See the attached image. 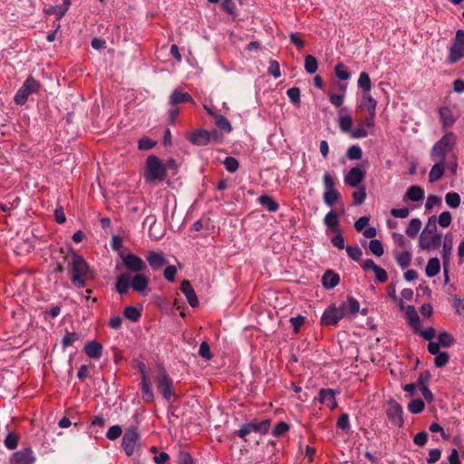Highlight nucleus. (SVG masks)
Masks as SVG:
<instances>
[{
  "instance_id": "nucleus-1",
  "label": "nucleus",
  "mask_w": 464,
  "mask_h": 464,
  "mask_svg": "<svg viewBox=\"0 0 464 464\" xmlns=\"http://www.w3.org/2000/svg\"><path fill=\"white\" fill-rule=\"evenodd\" d=\"M71 252V281L77 288H83L87 285L86 281L93 278L94 275L85 259L73 249Z\"/></svg>"
},
{
  "instance_id": "nucleus-2",
  "label": "nucleus",
  "mask_w": 464,
  "mask_h": 464,
  "mask_svg": "<svg viewBox=\"0 0 464 464\" xmlns=\"http://www.w3.org/2000/svg\"><path fill=\"white\" fill-rule=\"evenodd\" d=\"M441 235L437 232L436 216H431L420 236V247L425 250L439 248L441 245Z\"/></svg>"
},
{
  "instance_id": "nucleus-3",
  "label": "nucleus",
  "mask_w": 464,
  "mask_h": 464,
  "mask_svg": "<svg viewBox=\"0 0 464 464\" xmlns=\"http://www.w3.org/2000/svg\"><path fill=\"white\" fill-rule=\"evenodd\" d=\"M155 382L158 392L162 395L166 401L169 403L173 402L176 398L173 380L170 378L164 367H159L155 376Z\"/></svg>"
},
{
  "instance_id": "nucleus-4",
  "label": "nucleus",
  "mask_w": 464,
  "mask_h": 464,
  "mask_svg": "<svg viewBox=\"0 0 464 464\" xmlns=\"http://www.w3.org/2000/svg\"><path fill=\"white\" fill-rule=\"evenodd\" d=\"M166 178L165 168H163L161 160L155 155L148 156L145 162V180L147 182L162 181Z\"/></svg>"
},
{
  "instance_id": "nucleus-5",
  "label": "nucleus",
  "mask_w": 464,
  "mask_h": 464,
  "mask_svg": "<svg viewBox=\"0 0 464 464\" xmlns=\"http://www.w3.org/2000/svg\"><path fill=\"white\" fill-rule=\"evenodd\" d=\"M457 136L449 131L443 135L431 148L430 158L432 160H445L446 155L456 144Z\"/></svg>"
},
{
  "instance_id": "nucleus-6",
  "label": "nucleus",
  "mask_w": 464,
  "mask_h": 464,
  "mask_svg": "<svg viewBox=\"0 0 464 464\" xmlns=\"http://www.w3.org/2000/svg\"><path fill=\"white\" fill-rule=\"evenodd\" d=\"M41 82L33 76H28L14 94V101L17 105H24L30 95L37 93L41 89Z\"/></svg>"
},
{
  "instance_id": "nucleus-7",
  "label": "nucleus",
  "mask_w": 464,
  "mask_h": 464,
  "mask_svg": "<svg viewBox=\"0 0 464 464\" xmlns=\"http://www.w3.org/2000/svg\"><path fill=\"white\" fill-rule=\"evenodd\" d=\"M270 420L266 419L261 421H250L244 424L239 430L235 431V434L246 441V436L252 432L266 434L270 428Z\"/></svg>"
},
{
  "instance_id": "nucleus-8",
  "label": "nucleus",
  "mask_w": 464,
  "mask_h": 464,
  "mask_svg": "<svg viewBox=\"0 0 464 464\" xmlns=\"http://www.w3.org/2000/svg\"><path fill=\"white\" fill-rule=\"evenodd\" d=\"M464 57V30L459 29L456 31L452 45L449 50L448 62L450 63H456Z\"/></svg>"
},
{
  "instance_id": "nucleus-9",
  "label": "nucleus",
  "mask_w": 464,
  "mask_h": 464,
  "mask_svg": "<svg viewBox=\"0 0 464 464\" xmlns=\"http://www.w3.org/2000/svg\"><path fill=\"white\" fill-rule=\"evenodd\" d=\"M386 414L390 421L396 427H402L404 423L403 420V409L402 406L398 403L394 399H390L386 403Z\"/></svg>"
},
{
  "instance_id": "nucleus-10",
  "label": "nucleus",
  "mask_w": 464,
  "mask_h": 464,
  "mask_svg": "<svg viewBox=\"0 0 464 464\" xmlns=\"http://www.w3.org/2000/svg\"><path fill=\"white\" fill-rule=\"evenodd\" d=\"M121 257L122 260V266L129 272L136 274L144 271L147 267L144 261L140 256L132 253H121Z\"/></svg>"
},
{
  "instance_id": "nucleus-11",
  "label": "nucleus",
  "mask_w": 464,
  "mask_h": 464,
  "mask_svg": "<svg viewBox=\"0 0 464 464\" xmlns=\"http://www.w3.org/2000/svg\"><path fill=\"white\" fill-rule=\"evenodd\" d=\"M138 440L139 433L135 428L129 429L125 431L122 438V448L128 456L134 453Z\"/></svg>"
},
{
  "instance_id": "nucleus-12",
  "label": "nucleus",
  "mask_w": 464,
  "mask_h": 464,
  "mask_svg": "<svg viewBox=\"0 0 464 464\" xmlns=\"http://www.w3.org/2000/svg\"><path fill=\"white\" fill-rule=\"evenodd\" d=\"M343 318V314L337 310V306L330 305L327 307L322 317L321 323L323 325H335Z\"/></svg>"
},
{
  "instance_id": "nucleus-13",
  "label": "nucleus",
  "mask_w": 464,
  "mask_h": 464,
  "mask_svg": "<svg viewBox=\"0 0 464 464\" xmlns=\"http://www.w3.org/2000/svg\"><path fill=\"white\" fill-rule=\"evenodd\" d=\"M364 178L365 172L360 167H353L344 176V183L352 188H357Z\"/></svg>"
},
{
  "instance_id": "nucleus-14",
  "label": "nucleus",
  "mask_w": 464,
  "mask_h": 464,
  "mask_svg": "<svg viewBox=\"0 0 464 464\" xmlns=\"http://www.w3.org/2000/svg\"><path fill=\"white\" fill-rule=\"evenodd\" d=\"M35 457L31 448L16 451L13 454L10 464H34Z\"/></svg>"
},
{
  "instance_id": "nucleus-15",
  "label": "nucleus",
  "mask_w": 464,
  "mask_h": 464,
  "mask_svg": "<svg viewBox=\"0 0 464 464\" xmlns=\"http://www.w3.org/2000/svg\"><path fill=\"white\" fill-rule=\"evenodd\" d=\"M452 247H453L452 237H451V235L447 234L445 236V239H444V243H443V246H442V259H443V266H444V274H445L446 281L449 279L447 266L450 264V258Z\"/></svg>"
},
{
  "instance_id": "nucleus-16",
  "label": "nucleus",
  "mask_w": 464,
  "mask_h": 464,
  "mask_svg": "<svg viewBox=\"0 0 464 464\" xmlns=\"http://www.w3.org/2000/svg\"><path fill=\"white\" fill-rule=\"evenodd\" d=\"M146 259L153 270H158L168 264L164 254L160 251H150L148 253Z\"/></svg>"
},
{
  "instance_id": "nucleus-17",
  "label": "nucleus",
  "mask_w": 464,
  "mask_h": 464,
  "mask_svg": "<svg viewBox=\"0 0 464 464\" xmlns=\"http://www.w3.org/2000/svg\"><path fill=\"white\" fill-rule=\"evenodd\" d=\"M320 403L326 405L331 410L337 407L335 400V392L333 389H321L318 395Z\"/></svg>"
},
{
  "instance_id": "nucleus-18",
  "label": "nucleus",
  "mask_w": 464,
  "mask_h": 464,
  "mask_svg": "<svg viewBox=\"0 0 464 464\" xmlns=\"http://www.w3.org/2000/svg\"><path fill=\"white\" fill-rule=\"evenodd\" d=\"M180 291L186 296L188 303L191 307H197L198 305V299L188 280H183L180 285Z\"/></svg>"
},
{
  "instance_id": "nucleus-19",
  "label": "nucleus",
  "mask_w": 464,
  "mask_h": 464,
  "mask_svg": "<svg viewBox=\"0 0 464 464\" xmlns=\"http://www.w3.org/2000/svg\"><path fill=\"white\" fill-rule=\"evenodd\" d=\"M131 287L130 285V276L129 273H121L116 279L115 283V290L121 295H124L128 293L129 289Z\"/></svg>"
},
{
  "instance_id": "nucleus-20",
  "label": "nucleus",
  "mask_w": 464,
  "mask_h": 464,
  "mask_svg": "<svg viewBox=\"0 0 464 464\" xmlns=\"http://www.w3.org/2000/svg\"><path fill=\"white\" fill-rule=\"evenodd\" d=\"M130 285L133 291L142 293L148 288L149 279L140 272L136 273L133 276H130Z\"/></svg>"
},
{
  "instance_id": "nucleus-21",
  "label": "nucleus",
  "mask_w": 464,
  "mask_h": 464,
  "mask_svg": "<svg viewBox=\"0 0 464 464\" xmlns=\"http://www.w3.org/2000/svg\"><path fill=\"white\" fill-rule=\"evenodd\" d=\"M189 141L197 146H206L209 143L208 131L199 129L191 133Z\"/></svg>"
},
{
  "instance_id": "nucleus-22",
  "label": "nucleus",
  "mask_w": 464,
  "mask_h": 464,
  "mask_svg": "<svg viewBox=\"0 0 464 464\" xmlns=\"http://www.w3.org/2000/svg\"><path fill=\"white\" fill-rule=\"evenodd\" d=\"M339 282V275L331 269L326 270L322 276V284L325 289L334 288Z\"/></svg>"
},
{
  "instance_id": "nucleus-23",
  "label": "nucleus",
  "mask_w": 464,
  "mask_h": 464,
  "mask_svg": "<svg viewBox=\"0 0 464 464\" xmlns=\"http://www.w3.org/2000/svg\"><path fill=\"white\" fill-rule=\"evenodd\" d=\"M406 319L409 325L413 329L415 333H418L420 328V316L412 305H408L406 308Z\"/></svg>"
},
{
  "instance_id": "nucleus-24",
  "label": "nucleus",
  "mask_w": 464,
  "mask_h": 464,
  "mask_svg": "<svg viewBox=\"0 0 464 464\" xmlns=\"http://www.w3.org/2000/svg\"><path fill=\"white\" fill-rule=\"evenodd\" d=\"M169 104L174 107L179 103L194 102L192 96L186 92L175 90L169 97Z\"/></svg>"
},
{
  "instance_id": "nucleus-25",
  "label": "nucleus",
  "mask_w": 464,
  "mask_h": 464,
  "mask_svg": "<svg viewBox=\"0 0 464 464\" xmlns=\"http://www.w3.org/2000/svg\"><path fill=\"white\" fill-rule=\"evenodd\" d=\"M435 164L432 166L429 173L430 182H436L440 179L445 171V160H434Z\"/></svg>"
},
{
  "instance_id": "nucleus-26",
  "label": "nucleus",
  "mask_w": 464,
  "mask_h": 464,
  "mask_svg": "<svg viewBox=\"0 0 464 464\" xmlns=\"http://www.w3.org/2000/svg\"><path fill=\"white\" fill-rule=\"evenodd\" d=\"M85 353L92 359H100L102 354V345L96 341H91L84 347Z\"/></svg>"
},
{
  "instance_id": "nucleus-27",
  "label": "nucleus",
  "mask_w": 464,
  "mask_h": 464,
  "mask_svg": "<svg viewBox=\"0 0 464 464\" xmlns=\"http://www.w3.org/2000/svg\"><path fill=\"white\" fill-rule=\"evenodd\" d=\"M439 113L443 129L450 128L455 123L456 117L449 107L440 108Z\"/></svg>"
},
{
  "instance_id": "nucleus-28",
  "label": "nucleus",
  "mask_w": 464,
  "mask_h": 464,
  "mask_svg": "<svg viewBox=\"0 0 464 464\" xmlns=\"http://www.w3.org/2000/svg\"><path fill=\"white\" fill-rule=\"evenodd\" d=\"M424 198V189L419 186H411L405 196L404 200L409 199L414 202L420 201Z\"/></svg>"
},
{
  "instance_id": "nucleus-29",
  "label": "nucleus",
  "mask_w": 464,
  "mask_h": 464,
  "mask_svg": "<svg viewBox=\"0 0 464 464\" xmlns=\"http://www.w3.org/2000/svg\"><path fill=\"white\" fill-rule=\"evenodd\" d=\"M362 107H363L368 114H375L377 102L375 99L372 98V96L370 94V92H364L362 93Z\"/></svg>"
},
{
  "instance_id": "nucleus-30",
  "label": "nucleus",
  "mask_w": 464,
  "mask_h": 464,
  "mask_svg": "<svg viewBox=\"0 0 464 464\" xmlns=\"http://www.w3.org/2000/svg\"><path fill=\"white\" fill-rule=\"evenodd\" d=\"M257 200L259 204L266 208L269 212H276L279 208V204L268 195H261Z\"/></svg>"
},
{
  "instance_id": "nucleus-31",
  "label": "nucleus",
  "mask_w": 464,
  "mask_h": 464,
  "mask_svg": "<svg viewBox=\"0 0 464 464\" xmlns=\"http://www.w3.org/2000/svg\"><path fill=\"white\" fill-rule=\"evenodd\" d=\"M440 271V260L437 257H432L428 261L425 268V273L428 277H434Z\"/></svg>"
},
{
  "instance_id": "nucleus-32",
  "label": "nucleus",
  "mask_w": 464,
  "mask_h": 464,
  "mask_svg": "<svg viewBox=\"0 0 464 464\" xmlns=\"http://www.w3.org/2000/svg\"><path fill=\"white\" fill-rule=\"evenodd\" d=\"M420 228H421V221H420V219H419V218H412L410 221V223H409V225H408V227L406 228L405 233H406V235L409 237L414 238L418 235V233L420 232Z\"/></svg>"
},
{
  "instance_id": "nucleus-33",
  "label": "nucleus",
  "mask_w": 464,
  "mask_h": 464,
  "mask_svg": "<svg viewBox=\"0 0 464 464\" xmlns=\"http://www.w3.org/2000/svg\"><path fill=\"white\" fill-rule=\"evenodd\" d=\"M358 86H359V88L362 89V93H364V92H370V91L372 89V82H371L370 76L367 72H362L360 73V76L358 79Z\"/></svg>"
},
{
  "instance_id": "nucleus-34",
  "label": "nucleus",
  "mask_w": 464,
  "mask_h": 464,
  "mask_svg": "<svg viewBox=\"0 0 464 464\" xmlns=\"http://www.w3.org/2000/svg\"><path fill=\"white\" fill-rule=\"evenodd\" d=\"M353 119L350 115H341L339 118V128L343 133H351Z\"/></svg>"
},
{
  "instance_id": "nucleus-35",
  "label": "nucleus",
  "mask_w": 464,
  "mask_h": 464,
  "mask_svg": "<svg viewBox=\"0 0 464 464\" xmlns=\"http://www.w3.org/2000/svg\"><path fill=\"white\" fill-rule=\"evenodd\" d=\"M425 403L422 399L411 400L408 404V411L412 414H419L423 411Z\"/></svg>"
},
{
  "instance_id": "nucleus-36",
  "label": "nucleus",
  "mask_w": 464,
  "mask_h": 464,
  "mask_svg": "<svg viewBox=\"0 0 464 464\" xmlns=\"http://www.w3.org/2000/svg\"><path fill=\"white\" fill-rule=\"evenodd\" d=\"M304 69L307 73L313 74L318 69V63L314 56L313 55H306L304 58Z\"/></svg>"
},
{
  "instance_id": "nucleus-37",
  "label": "nucleus",
  "mask_w": 464,
  "mask_h": 464,
  "mask_svg": "<svg viewBox=\"0 0 464 464\" xmlns=\"http://www.w3.org/2000/svg\"><path fill=\"white\" fill-rule=\"evenodd\" d=\"M124 316L131 322H138L141 316L140 310L134 306H127L123 311Z\"/></svg>"
},
{
  "instance_id": "nucleus-38",
  "label": "nucleus",
  "mask_w": 464,
  "mask_h": 464,
  "mask_svg": "<svg viewBox=\"0 0 464 464\" xmlns=\"http://www.w3.org/2000/svg\"><path fill=\"white\" fill-rule=\"evenodd\" d=\"M340 193L335 189L327 190L324 193V201L327 206L332 207L340 198Z\"/></svg>"
},
{
  "instance_id": "nucleus-39",
  "label": "nucleus",
  "mask_w": 464,
  "mask_h": 464,
  "mask_svg": "<svg viewBox=\"0 0 464 464\" xmlns=\"http://www.w3.org/2000/svg\"><path fill=\"white\" fill-rule=\"evenodd\" d=\"M334 72L336 77L343 81L348 80L351 76L350 72L343 63H339L335 65Z\"/></svg>"
},
{
  "instance_id": "nucleus-40",
  "label": "nucleus",
  "mask_w": 464,
  "mask_h": 464,
  "mask_svg": "<svg viewBox=\"0 0 464 464\" xmlns=\"http://www.w3.org/2000/svg\"><path fill=\"white\" fill-rule=\"evenodd\" d=\"M324 222L328 227L335 228L339 224L338 215L334 210H331L325 215Z\"/></svg>"
},
{
  "instance_id": "nucleus-41",
  "label": "nucleus",
  "mask_w": 464,
  "mask_h": 464,
  "mask_svg": "<svg viewBox=\"0 0 464 464\" xmlns=\"http://www.w3.org/2000/svg\"><path fill=\"white\" fill-rule=\"evenodd\" d=\"M411 261V254L409 251H403L397 255L396 262L401 268L409 266Z\"/></svg>"
},
{
  "instance_id": "nucleus-42",
  "label": "nucleus",
  "mask_w": 464,
  "mask_h": 464,
  "mask_svg": "<svg viewBox=\"0 0 464 464\" xmlns=\"http://www.w3.org/2000/svg\"><path fill=\"white\" fill-rule=\"evenodd\" d=\"M438 342L442 347H450L454 343L453 336L448 332H441L438 335Z\"/></svg>"
},
{
  "instance_id": "nucleus-43",
  "label": "nucleus",
  "mask_w": 464,
  "mask_h": 464,
  "mask_svg": "<svg viewBox=\"0 0 464 464\" xmlns=\"http://www.w3.org/2000/svg\"><path fill=\"white\" fill-rule=\"evenodd\" d=\"M215 119V124L217 125L218 128H219L222 130H225L227 133L231 132L232 126L226 117L222 115H217Z\"/></svg>"
},
{
  "instance_id": "nucleus-44",
  "label": "nucleus",
  "mask_w": 464,
  "mask_h": 464,
  "mask_svg": "<svg viewBox=\"0 0 464 464\" xmlns=\"http://www.w3.org/2000/svg\"><path fill=\"white\" fill-rule=\"evenodd\" d=\"M223 163H224V166H225L227 171H228L229 173L236 172L239 168L238 160L232 156L227 157L224 160Z\"/></svg>"
},
{
  "instance_id": "nucleus-45",
  "label": "nucleus",
  "mask_w": 464,
  "mask_h": 464,
  "mask_svg": "<svg viewBox=\"0 0 464 464\" xmlns=\"http://www.w3.org/2000/svg\"><path fill=\"white\" fill-rule=\"evenodd\" d=\"M286 95L289 98L290 102L294 105H300V89L298 87H291L286 91Z\"/></svg>"
},
{
  "instance_id": "nucleus-46",
  "label": "nucleus",
  "mask_w": 464,
  "mask_h": 464,
  "mask_svg": "<svg viewBox=\"0 0 464 464\" xmlns=\"http://www.w3.org/2000/svg\"><path fill=\"white\" fill-rule=\"evenodd\" d=\"M445 200L448 206L456 208L460 204V196L457 192H449L445 196Z\"/></svg>"
},
{
  "instance_id": "nucleus-47",
  "label": "nucleus",
  "mask_w": 464,
  "mask_h": 464,
  "mask_svg": "<svg viewBox=\"0 0 464 464\" xmlns=\"http://www.w3.org/2000/svg\"><path fill=\"white\" fill-rule=\"evenodd\" d=\"M369 249L376 256H381L384 253L382 244L378 239H372L369 242Z\"/></svg>"
},
{
  "instance_id": "nucleus-48",
  "label": "nucleus",
  "mask_w": 464,
  "mask_h": 464,
  "mask_svg": "<svg viewBox=\"0 0 464 464\" xmlns=\"http://www.w3.org/2000/svg\"><path fill=\"white\" fill-rule=\"evenodd\" d=\"M346 252H347V255L349 256V257L352 258L353 260H354L356 262L361 261V258L362 256V251L358 246H346Z\"/></svg>"
},
{
  "instance_id": "nucleus-49",
  "label": "nucleus",
  "mask_w": 464,
  "mask_h": 464,
  "mask_svg": "<svg viewBox=\"0 0 464 464\" xmlns=\"http://www.w3.org/2000/svg\"><path fill=\"white\" fill-rule=\"evenodd\" d=\"M18 436L14 432H9L5 440L4 444L8 450H14L18 446Z\"/></svg>"
},
{
  "instance_id": "nucleus-50",
  "label": "nucleus",
  "mask_w": 464,
  "mask_h": 464,
  "mask_svg": "<svg viewBox=\"0 0 464 464\" xmlns=\"http://www.w3.org/2000/svg\"><path fill=\"white\" fill-rule=\"evenodd\" d=\"M291 326L295 334L299 333L301 326L306 322V317L304 315H297L289 319Z\"/></svg>"
},
{
  "instance_id": "nucleus-51",
  "label": "nucleus",
  "mask_w": 464,
  "mask_h": 464,
  "mask_svg": "<svg viewBox=\"0 0 464 464\" xmlns=\"http://www.w3.org/2000/svg\"><path fill=\"white\" fill-rule=\"evenodd\" d=\"M349 160H360L362 156V150L358 145H352L346 151Z\"/></svg>"
},
{
  "instance_id": "nucleus-52",
  "label": "nucleus",
  "mask_w": 464,
  "mask_h": 464,
  "mask_svg": "<svg viewBox=\"0 0 464 464\" xmlns=\"http://www.w3.org/2000/svg\"><path fill=\"white\" fill-rule=\"evenodd\" d=\"M290 429L289 424L285 421H279L272 430V434L275 437H281Z\"/></svg>"
},
{
  "instance_id": "nucleus-53",
  "label": "nucleus",
  "mask_w": 464,
  "mask_h": 464,
  "mask_svg": "<svg viewBox=\"0 0 464 464\" xmlns=\"http://www.w3.org/2000/svg\"><path fill=\"white\" fill-rule=\"evenodd\" d=\"M450 360V355L447 352H440L438 354H436V357L434 359V364L438 368L444 367Z\"/></svg>"
},
{
  "instance_id": "nucleus-54",
  "label": "nucleus",
  "mask_w": 464,
  "mask_h": 464,
  "mask_svg": "<svg viewBox=\"0 0 464 464\" xmlns=\"http://www.w3.org/2000/svg\"><path fill=\"white\" fill-rule=\"evenodd\" d=\"M354 205H361L366 198V190L364 187H360L358 190L353 193Z\"/></svg>"
},
{
  "instance_id": "nucleus-55",
  "label": "nucleus",
  "mask_w": 464,
  "mask_h": 464,
  "mask_svg": "<svg viewBox=\"0 0 464 464\" xmlns=\"http://www.w3.org/2000/svg\"><path fill=\"white\" fill-rule=\"evenodd\" d=\"M122 433V429L120 425L111 426L106 432V437L110 440L118 439Z\"/></svg>"
},
{
  "instance_id": "nucleus-56",
  "label": "nucleus",
  "mask_w": 464,
  "mask_h": 464,
  "mask_svg": "<svg viewBox=\"0 0 464 464\" xmlns=\"http://www.w3.org/2000/svg\"><path fill=\"white\" fill-rule=\"evenodd\" d=\"M155 145L156 141L147 137L141 138L138 142V148L140 150H151Z\"/></svg>"
},
{
  "instance_id": "nucleus-57",
  "label": "nucleus",
  "mask_w": 464,
  "mask_h": 464,
  "mask_svg": "<svg viewBox=\"0 0 464 464\" xmlns=\"http://www.w3.org/2000/svg\"><path fill=\"white\" fill-rule=\"evenodd\" d=\"M198 354L205 360H210L212 358L210 346L207 342H202L200 343L199 349H198Z\"/></svg>"
},
{
  "instance_id": "nucleus-58",
  "label": "nucleus",
  "mask_w": 464,
  "mask_h": 464,
  "mask_svg": "<svg viewBox=\"0 0 464 464\" xmlns=\"http://www.w3.org/2000/svg\"><path fill=\"white\" fill-rule=\"evenodd\" d=\"M323 183H324L325 191L333 190V189H334V186H335V179L329 172H325L323 176Z\"/></svg>"
},
{
  "instance_id": "nucleus-59",
  "label": "nucleus",
  "mask_w": 464,
  "mask_h": 464,
  "mask_svg": "<svg viewBox=\"0 0 464 464\" xmlns=\"http://www.w3.org/2000/svg\"><path fill=\"white\" fill-rule=\"evenodd\" d=\"M267 72L269 74L273 75L275 78H276V79L279 78L281 76V72H280V65H279L278 62L276 60H271L269 62V66H268Z\"/></svg>"
},
{
  "instance_id": "nucleus-60",
  "label": "nucleus",
  "mask_w": 464,
  "mask_h": 464,
  "mask_svg": "<svg viewBox=\"0 0 464 464\" xmlns=\"http://www.w3.org/2000/svg\"><path fill=\"white\" fill-rule=\"evenodd\" d=\"M349 314H354L360 310V304L353 296L347 297Z\"/></svg>"
},
{
  "instance_id": "nucleus-61",
  "label": "nucleus",
  "mask_w": 464,
  "mask_h": 464,
  "mask_svg": "<svg viewBox=\"0 0 464 464\" xmlns=\"http://www.w3.org/2000/svg\"><path fill=\"white\" fill-rule=\"evenodd\" d=\"M79 339V334L76 333H66L62 340L63 347L71 346L75 341Z\"/></svg>"
},
{
  "instance_id": "nucleus-62",
  "label": "nucleus",
  "mask_w": 464,
  "mask_h": 464,
  "mask_svg": "<svg viewBox=\"0 0 464 464\" xmlns=\"http://www.w3.org/2000/svg\"><path fill=\"white\" fill-rule=\"evenodd\" d=\"M336 425L343 430H348L350 428L349 415L347 413H342L337 420Z\"/></svg>"
},
{
  "instance_id": "nucleus-63",
  "label": "nucleus",
  "mask_w": 464,
  "mask_h": 464,
  "mask_svg": "<svg viewBox=\"0 0 464 464\" xmlns=\"http://www.w3.org/2000/svg\"><path fill=\"white\" fill-rule=\"evenodd\" d=\"M440 227H448L451 222V214L449 211L442 212L438 218Z\"/></svg>"
},
{
  "instance_id": "nucleus-64",
  "label": "nucleus",
  "mask_w": 464,
  "mask_h": 464,
  "mask_svg": "<svg viewBox=\"0 0 464 464\" xmlns=\"http://www.w3.org/2000/svg\"><path fill=\"white\" fill-rule=\"evenodd\" d=\"M441 457V451L439 449H431L429 451V457L426 461L428 464L436 463Z\"/></svg>"
}]
</instances>
